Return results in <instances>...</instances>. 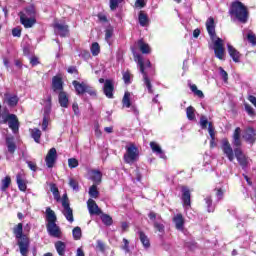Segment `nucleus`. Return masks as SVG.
<instances>
[{"label":"nucleus","instance_id":"obj_26","mask_svg":"<svg viewBox=\"0 0 256 256\" xmlns=\"http://www.w3.org/2000/svg\"><path fill=\"white\" fill-rule=\"evenodd\" d=\"M91 179L95 183L94 185H100V183L103 179V174L99 170H92L91 171Z\"/></svg>","mask_w":256,"mask_h":256},{"label":"nucleus","instance_id":"obj_47","mask_svg":"<svg viewBox=\"0 0 256 256\" xmlns=\"http://www.w3.org/2000/svg\"><path fill=\"white\" fill-rule=\"evenodd\" d=\"M218 70H219V73H220L224 83H227V81H229V74H227V71H225V69H223V67H219Z\"/></svg>","mask_w":256,"mask_h":256},{"label":"nucleus","instance_id":"obj_57","mask_svg":"<svg viewBox=\"0 0 256 256\" xmlns=\"http://www.w3.org/2000/svg\"><path fill=\"white\" fill-rule=\"evenodd\" d=\"M46 113H49L51 111V96H48L46 100Z\"/></svg>","mask_w":256,"mask_h":256},{"label":"nucleus","instance_id":"obj_27","mask_svg":"<svg viewBox=\"0 0 256 256\" xmlns=\"http://www.w3.org/2000/svg\"><path fill=\"white\" fill-rule=\"evenodd\" d=\"M6 147L12 155L15 153L17 145H15V139L13 137H6Z\"/></svg>","mask_w":256,"mask_h":256},{"label":"nucleus","instance_id":"obj_2","mask_svg":"<svg viewBox=\"0 0 256 256\" xmlns=\"http://www.w3.org/2000/svg\"><path fill=\"white\" fill-rule=\"evenodd\" d=\"M222 151L224 155H226L227 159L231 162L235 161L236 157L239 165L243 167V169L249 165V159L247 156H245V154H243V150H241V148H236L233 152V148L227 139L222 140Z\"/></svg>","mask_w":256,"mask_h":256},{"label":"nucleus","instance_id":"obj_37","mask_svg":"<svg viewBox=\"0 0 256 256\" xmlns=\"http://www.w3.org/2000/svg\"><path fill=\"white\" fill-rule=\"evenodd\" d=\"M50 191H51V193H53L55 200L61 201V196L59 195V188H57V185L51 184Z\"/></svg>","mask_w":256,"mask_h":256},{"label":"nucleus","instance_id":"obj_1","mask_svg":"<svg viewBox=\"0 0 256 256\" xmlns=\"http://www.w3.org/2000/svg\"><path fill=\"white\" fill-rule=\"evenodd\" d=\"M206 29L208 35L213 41L215 57L220 59V61L225 60V47H223V39L217 38V35L215 34V19H213V17L207 19Z\"/></svg>","mask_w":256,"mask_h":256},{"label":"nucleus","instance_id":"obj_4","mask_svg":"<svg viewBox=\"0 0 256 256\" xmlns=\"http://www.w3.org/2000/svg\"><path fill=\"white\" fill-rule=\"evenodd\" d=\"M232 17H235L240 23H245L249 19V12L243 3L233 2L229 11Z\"/></svg>","mask_w":256,"mask_h":256},{"label":"nucleus","instance_id":"obj_39","mask_svg":"<svg viewBox=\"0 0 256 256\" xmlns=\"http://www.w3.org/2000/svg\"><path fill=\"white\" fill-rule=\"evenodd\" d=\"M1 183V191H7V189H9V185H11V177L6 176L2 179Z\"/></svg>","mask_w":256,"mask_h":256},{"label":"nucleus","instance_id":"obj_45","mask_svg":"<svg viewBox=\"0 0 256 256\" xmlns=\"http://www.w3.org/2000/svg\"><path fill=\"white\" fill-rule=\"evenodd\" d=\"M246 38L249 41V43H251L252 45H256V36L255 33H253V31L249 30L248 34L246 35Z\"/></svg>","mask_w":256,"mask_h":256},{"label":"nucleus","instance_id":"obj_6","mask_svg":"<svg viewBox=\"0 0 256 256\" xmlns=\"http://www.w3.org/2000/svg\"><path fill=\"white\" fill-rule=\"evenodd\" d=\"M34 14H35V8L33 7L26 9V14L23 12L20 13V21L22 25L26 27V29L31 28L36 23V20L33 17H31V15H34ZM28 16H30L31 18H29Z\"/></svg>","mask_w":256,"mask_h":256},{"label":"nucleus","instance_id":"obj_43","mask_svg":"<svg viewBox=\"0 0 256 256\" xmlns=\"http://www.w3.org/2000/svg\"><path fill=\"white\" fill-rule=\"evenodd\" d=\"M101 219H102V222L104 223V225H107L108 227L113 225V218H111V216H109L107 214H102Z\"/></svg>","mask_w":256,"mask_h":256},{"label":"nucleus","instance_id":"obj_28","mask_svg":"<svg viewBox=\"0 0 256 256\" xmlns=\"http://www.w3.org/2000/svg\"><path fill=\"white\" fill-rule=\"evenodd\" d=\"M13 233L16 237V239L21 240L23 237H26L23 235V224L18 223L14 228H13Z\"/></svg>","mask_w":256,"mask_h":256},{"label":"nucleus","instance_id":"obj_20","mask_svg":"<svg viewBox=\"0 0 256 256\" xmlns=\"http://www.w3.org/2000/svg\"><path fill=\"white\" fill-rule=\"evenodd\" d=\"M227 47L228 53L230 57L233 59L234 63H239L241 59V53H239L237 49H235V47H233L231 44H227Z\"/></svg>","mask_w":256,"mask_h":256},{"label":"nucleus","instance_id":"obj_41","mask_svg":"<svg viewBox=\"0 0 256 256\" xmlns=\"http://www.w3.org/2000/svg\"><path fill=\"white\" fill-rule=\"evenodd\" d=\"M90 51L94 57H97V55L101 53V47L99 46V43L94 42L90 48Z\"/></svg>","mask_w":256,"mask_h":256},{"label":"nucleus","instance_id":"obj_3","mask_svg":"<svg viewBox=\"0 0 256 256\" xmlns=\"http://www.w3.org/2000/svg\"><path fill=\"white\" fill-rule=\"evenodd\" d=\"M132 52H133V56H134V61H136V63L138 64L140 73L143 75V81H144L145 86L148 89V93H153V89L151 86V80H149V76H147V71H145L146 69L151 67V61H149V60L143 61V58L141 57V55H139V54H137V52H135V49H132Z\"/></svg>","mask_w":256,"mask_h":256},{"label":"nucleus","instance_id":"obj_40","mask_svg":"<svg viewBox=\"0 0 256 256\" xmlns=\"http://www.w3.org/2000/svg\"><path fill=\"white\" fill-rule=\"evenodd\" d=\"M72 235H73V239H75V241H79V239H81L83 233L81 232V227L76 226L73 230H72Z\"/></svg>","mask_w":256,"mask_h":256},{"label":"nucleus","instance_id":"obj_9","mask_svg":"<svg viewBox=\"0 0 256 256\" xmlns=\"http://www.w3.org/2000/svg\"><path fill=\"white\" fill-rule=\"evenodd\" d=\"M53 27L56 35H60V37H67L69 35V26L67 24L56 21Z\"/></svg>","mask_w":256,"mask_h":256},{"label":"nucleus","instance_id":"obj_25","mask_svg":"<svg viewBox=\"0 0 256 256\" xmlns=\"http://www.w3.org/2000/svg\"><path fill=\"white\" fill-rule=\"evenodd\" d=\"M233 145L234 147H241V128L237 127L233 133Z\"/></svg>","mask_w":256,"mask_h":256},{"label":"nucleus","instance_id":"obj_55","mask_svg":"<svg viewBox=\"0 0 256 256\" xmlns=\"http://www.w3.org/2000/svg\"><path fill=\"white\" fill-rule=\"evenodd\" d=\"M208 132H209V135H210L212 141H215V128H213L211 123H209Z\"/></svg>","mask_w":256,"mask_h":256},{"label":"nucleus","instance_id":"obj_49","mask_svg":"<svg viewBox=\"0 0 256 256\" xmlns=\"http://www.w3.org/2000/svg\"><path fill=\"white\" fill-rule=\"evenodd\" d=\"M244 107H245V111L248 113L250 117H255V110L253 109V107H251V105L244 104Z\"/></svg>","mask_w":256,"mask_h":256},{"label":"nucleus","instance_id":"obj_12","mask_svg":"<svg viewBox=\"0 0 256 256\" xmlns=\"http://www.w3.org/2000/svg\"><path fill=\"white\" fill-rule=\"evenodd\" d=\"M62 207H63L62 213L64 217L67 219L69 223H73V221H75V218L73 217V209H71V206L69 205V203L64 200L62 202Z\"/></svg>","mask_w":256,"mask_h":256},{"label":"nucleus","instance_id":"obj_33","mask_svg":"<svg viewBox=\"0 0 256 256\" xmlns=\"http://www.w3.org/2000/svg\"><path fill=\"white\" fill-rule=\"evenodd\" d=\"M138 47L140 51L144 54L151 53V48L149 47V44H146L145 42H143V40L138 41Z\"/></svg>","mask_w":256,"mask_h":256},{"label":"nucleus","instance_id":"obj_15","mask_svg":"<svg viewBox=\"0 0 256 256\" xmlns=\"http://www.w3.org/2000/svg\"><path fill=\"white\" fill-rule=\"evenodd\" d=\"M243 139H245L247 143L253 145V143H255L256 141L255 129H253L252 127L246 128L244 130Z\"/></svg>","mask_w":256,"mask_h":256},{"label":"nucleus","instance_id":"obj_58","mask_svg":"<svg viewBox=\"0 0 256 256\" xmlns=\"http://www.w3.org/2000/svg\"><path fill=\"white\" fill-rule=\"evenodd\" d=\"M111 37H113V30L112 29H107L105 31V39H106V41H109Z\"/></svg>","mask_w":256,"mask_h":256},{"label":"nucleus","instance_id":"obj_35","mask_svg":"<svg viewBox=\"0 0 256 256\" xmlns=\"http://www.w3.org/2000/svg\"><path fill=\"white\" fill-rule=\"evenodd\" d=\"M148 217H149L150 221H152L153 225H155V222L159 223V222L163 221V218L161 217V215L157 214L153 211L149 212Z\"/></svg>","mask_w":256,"mask_h":256},{"label":"nucleus","instance_id":"obj_42","mask_svg":"<svg viewBox=\"0 0 256 256\" xmlns=\"http://www.w3.org/2000/svg\"><path fill=\"white\" fill-rule=\"evenodd\" d=\"M186 115L189 121H195V108H193V106H189L186 109Z\"/></svg>","mask_w":256,"mask_h":256},{"label":"nucleus","instance_id":"obj_36","mask_svg":"<svg viewBox=\"0 0 256 256\" xmlns=\"http://www.w3.org/2000/svg\"><path fill=\"white\" fill-rule=\"evenodd\" d=\"M89 196L92 197V199H97L99 197V190H97V184L92 185L89 188Z\"/></svg>","mask_w":256,"mask_h":256},{"label":"nucleus","instance_id":"obj_24","mask_svg":"<svg viewBox=\"0 0 256 256\" xmlns=\"http://www.w3.org/2000/svg\"><path fill=\"white\" fill-rule=\"evenodd\" d=\"M150 147H151L153 153H156V155H159V157L161 159H166L163 149H161V146L159 144H157V142H150Z\"/></svg>","mask_w":256,"mask_h":256},{"label":"nucleus","instance_id":"obj_46","mask_svg":"<svg viewBox=\"0 0 256 256\" xmlns=\"http://www.w3.org/2000/svg\"><path fill=\"white\" fill-rule=\"evenodd\" d=\"M68 166L70 169H75L76 167H79V161L75 158H69Z\"/></svg>","mask_w":256,"mask_h":256},{"label":"nucleus","instance_id":"obj_64","mask_svg":"<svg viewBox=\"0 0 256 256\" xmlns=\"http://www.w3.org/2000/svg\"><path fill=\"white\" fill-rule=\"evenodd\" d=\"M72 109H73L75 115H77L79 113V105L77 103H73Z\"/></svg>","mask_w":256,"mask_h":256},{"label":"nucleus","instance_id":"obj_54","mask_svg":"<svg viewBox=\"0 0 256 256\" xmlns=\"http://www.w3.org/2000/svg\"><path fill=\"white\" fill-rule=\"evenodd\" d=\"M205 202L208 207V213H211L213 211V208H211V205L213 204V200L211 199V197L208 196L205 198Z\"/></svg>","mask_w":256,"mask_h":256},{"label":"nucleus","instance_id":"obj_62","mask_svg":"<svg viewBox=\"0 0 256 256\" xmlns=\"http://www.w3.org/2000/svg\"><path fill=\"white\" fill-rule=\"evenodd\" d=\"M97 249H99V251H105V244L101 240L97 241Z\"/></svg>","mask_w":256,"mask_h":256},{"label":"nucleus","instance_id":"obj_8","mask_svg":"<svg viewBox=\"0 0 256 256\" xmlns=\"http://www.w3.org/2000/svg\"><path fill=\"white\" fill-rule=\"evenodd\" d=\"M45 163L48 169H53L55 167V163H57V149L51 148L46 157H45Z\"/></svg>","mask_w":256,"mask_h":256},{"label":"nucleus","instance_id":"obj_60","mask_svg":"<svg viewBox=\"0 0 256 256\" xmlns=\"http://www.w3.org/2000/svg\"><path fill=\"white\" fill-rule=\"evenodd\" d=\"M13 37H21V28H14L12 30Z\"/></svg>","mask_w":256,"mask_h":256},{"label":"nucleus","instance_id":"obj_21","mask_svg":"<svg viewBox=\"0 0 256 256\" xmlns=\"http://www.w3.org/2000/svg\"><path fill=\"white\" fill-rule=\"evenodd\" d=\"M113 81L106 80L104 83V95L108 97V99H113Z\"/></svg>","mask_w":256,"mask_h":256},{"label":"nucleus","instance_id":"obj_16","mask_svg":"<svg viewBox=\"0 0 256 256\" xmlns=\"http://www.w3.org/2000/svg\"><path fill=\"white\" fill-rule=\"evenodd\" d=\"M182 201L185 209H189V207H191V191H189V188L185 186L182 187Z\"/></svg>","mask_w":256,"mask_h":256},{"label":"nucleus","instance_id":"obj_32","mask_svg":"<svg viewBox=\"0 0 256 256\" xmlns=\"http://www.w3.org/2000/svg\"><path fill=\"white\" fill-rule=\"evenodd\" d=\"M138 21L141 27H147V25H149V17L143 11H140Z\"/></svg>","mask_w":256,"mask_h":256},{"label":"nucleus","instance_id":"obj_31","mask_svg":"<svg viewBox=\"0 0 256 256\" xmlns=\"http://www.w3.org/2000/svg\"><path fill=\"white\" fill-rule=\"evenodd\" d=\"M16 183H17L20 191H27V184H25V180H23V174H21V173L17 174Z\"/></svg>","mask_w":256,"mask_h":256},{"label":"nucleus","instance_id":"obj_22","mask_svg":"<svg viewBox=\"0 0 256 256\" xmlns=\"http://www.w3.org/2000/svg\"><path fill=\"white\" fill-rule=\"evenodd\" d=\"M46 221L47 225H51V223H57V215L55 214V211L49 207L46 208Z\"/></svg>","mask_w":256,"mask_h":256},{"label":"nucleus","instance_id":"obj_18","mask_svg":"<svg viewBox=\"0 0 256 256\" xmlns=\"http://www.w3.org/2000/svg\"><path fill=\"white\" fill-rule=\"evenodd\" d=\"M173 223L178 231H183L185 227V218H183V214H176L173 217Z\"/></svg>","mask_w":256,"mask_h":256},{"label":"nucleus","instance_id":"obj_48","mask_svg":"<svg viewBox=\"0 0 256 256\" xmlns=\"http://www.w3.org/2000/svg\"><path fill=\"white\" fill-rule=\"evenodd\" d=\"M69 186L72 187L74 191H79V183L77 182V180L70 178Z\"/></svg>","mask_w":256,"mask_h":256},{"label":"nucleus","instance_id":"obj_11","mask_svg":"<svg viewBox=\"0 0 256 256\" xmlns=\"http://www.w3.org/2000/svg\"><path fill=\"white\" fill-rule=\"evenodd\" d=\"M3 99L4 103L8 105V107H17V103H19V97L10 92H6Z\"/></svg>","mask_w":256,"mask_h":256},{"label":"nucleus","instance_id":"obj_14","mask_svg":"<svg viewBox=\"0 0 256 256\" xmlns=\"http://www.w3.org/2000/svg\"><path fill=\"white\" fill-rule=\"evenodd\" d=\"M6 121H8V125L10 129H12L13 133H17L19 131V119L15 114H9L6 116Z\"/></svg>","mask_w":256,"mask_h":256},{"label":"nucleus","instance_id":"obj_52","mask_svg":"<svg viewBox=\"0 0 256 256\" xmlns=\"http://www.w3.org/2000/svg\"><path fill=\"white\" fill-rule=\"evenodd\" d=\"M123 243H124V245L122 246L123 251H125V253H131V249L129 248V240H127L126 238H123Z\"/></svg>","mask_w":256,"mask_h":256},{"label":"nucleus","instance_id":"obj_23","mask_svg":"<svg viewBox=\"0 0 256 256\" xmlns=\"http://www.w3.org/2000/svg\"><path fill=\"white\" fill-rule=\"evenodd\" d=\"M58 101L60 103V107L67 109V107H69V96L67 95V92H59Z\"/></svg>","mask_w":256,"mask_h":256},{"label":"nucleus","instance_id":"obj_10","mask_svg":"<svg viewBox=\"0 0 256 256\" xmlns=\"http://www.w3.org/2000/svg\"><path fill=\"white\" fill-rule=\"evenodd\" d=\"M46 229L48 231V235L50 237H55L56 239H61L63 232H61V228L56 223L46 224Z\"/></svg>","mask_w":256,"mask_h":256},{"label":"nucleus","instance_id":"obj_56","mask_svg":"<svg viewBox=\"0 0 256 256\" xmlns=\"http://www.w3.org/2000/svg\"><path fill=\"white\" fill-rule=\"evenodd\" d=\"M79 57H82V59H91V54L89 53V51L83 50L80 54Z\"/></svg>","mask_w":256,"mask_h":256},{"label":"nucleus","instance_id":"obj_38","mask_svg":"<svg viewBox=\"0 0 256 256\" xmlns=\"http://www.w3.org/2000/svg\"><path fill=\"white\" fill-rule=\"evenodd\" d=\"M123 107H131V93L125 92L124 97L122 99Z\"/></svg>","mask_w":256,"mask_h":256},{"label":"nucleus","instance_id":"obj_51","mask_svg":"<svg viewBox=\"0 0 256 256\" xmlns=\"http://www.w3.org/2000/svg\"><path fill=\"white\" fill-rule=\"evenodd\" d=\"M147 5V3L145 2V0H136L134 7H136V9H143V7H145Z\"/></svg>","mask_w":256,"mask_h":256},{"label":"nucleus","instance_id":"obj_17","mask_svg":"<svg viewBox=\"0 0 256 256\" xmlns=\"http://www.w3.org/2000/svg\"><path fill=\"white\" fill-rule=\"evenodd\" d=\"M87 207L90 215H101L102 213L101 208L97 205L95 200L91 198L87 201Z\"/></svg>","mask_w":256,"mask_h":256},{"label":"nucleus","instance_id":"obj_44","mask_svg":"<svg viewBox=\"0 0 256 256\" xmlns=\"http://www.w3.org/2000/svg\"><path fill=\"white\" fill-rule=\"evenodd\" d=\"M153 227L158 231V233H165V225H163V221L154 222Z\"/></svg>","mask_w":256,"mask_h":256},{"label":"nucleus","instance_id":"obj_5","mask_svg":"<svg viewBox=\"0 0 256 256\" xmlns=\"http://www.w3.org/2000/svg\"><path fill=\"white\" fill-rule=\"evenodd\" d=\"M139 159V150L135 147L134 144L126 146V153L124 155V161L128 164H133Z\"/></svg>","mask_w":256,"mask_h":256},{"label":"nucleus","instance_id":"obj_30","mask_svg":"<svg viewBox=\"0 0 256 256\" xmlns=\"http://www.w3.org/2000/svg\"><path fill=\"white\" fill-rule=\"evenodd\" d=\"M55 249L58 253V255L63 256L65 255V250L67 249V244L63 241H57L55 243Z\"/></svg>","mask_w":256,"mask_h":256},{"label":"nucleus","instance_id":"obj_63","mask_svg":"<svg viewBox=\"0 0 256 256\" xmlns=\"http://www.w3.org/2000/svg\"><path fill=\"white\" fill-rule=\"evenodd\" d=\"M30 63L31 65H33V67H35V65H39V60L37 59V57H32L30 58Z\"/></svg>","mask_w":256,"mask_h":256},{"label":"nucleus","instance_id":"obj_61","mask_svg":"<svg viewBox=\"0 0 256 256\" xmlns=\"http://www.w3.org/2000/svg\"><path fill=\"white\" fill-rule=\"evenodd\" d=\"M47 127H49V121L47 120V117H44L42 123V130L47 131Z\"/></svg>","mask_w":256,"mask_h":256},{"label":"nucleus","instance_id":"obj_50","mask_svg":"<svg viewBox=\"0 0 256 256\" xmlns=\"http://www.w3.org/2000/svg\"><path fill=\"white\" fill-rule=\"evenodd\" d=\"M123 0H110V9L111 11H115L117 7H119V3H122Z\"/></svg>","mask_w":256,"mask_h":256},{"label":"nucleus","instance_id":"obj_7","mask_svg":"<svg viewBox=\"0 0 256 256\" xmlns=\"http://www.w3.org/2000/svg\"><path fill=\"white\" fill-rule=\"evenodd\" d=\"M72 85L74 86V89L76 90V93L78 95H83V93H89V95H95V90L91 89V86H89L85 82H79L77 80H74L72 82Z\"/></svg>","mask_w":256,"mask_h":256},{"label":"nucleus","instance_id":"obj_13","mask_svg":"<svg viewBox=\"0 0 256 256\" xmlns=\"http://www.w3.org/2000/svg\"><path fill=\"white\" fill-rule=\"evenodd\" d=\"M18 247L22 256L29 255V238L24 236L22 239L18 240Z\"/></svg>","mask_w":256,"mask_h":256},{"label":"nucleus","instance_id":"obj_29","mask_svg":"<svg viewBox=\"0 0 256 256\" xmlns=\"http://www.w3.org/2000/svg\"><path fill=\"white\" fill-rule=\"evenodd\" d=\"M138 235L143 247H145V249H149L151 247L149 237H147V235H145V232L143 231L138 232Z\"/></svg>","mask_w":256,"mask_h":256},{"label":"nucleus","instance_id":"obj_59","mask_svg":"<svg viewBox=\"0 0 256 256\" xmlns=\"http://www.w3.org/2000/svg\"><path fill=\"white\" fill-rule=\"evenodd\" d=\"M123 80L124 83H131V74H129V72H125L123 74Z\"/></svg>","mask_w":256,"mask_h":256},{"label":"nucleus","instance_id":"obj_53","mask_svg":"<svg viewBox=\"0 0 256 256\" xmlns=\"http://www.w3.org/2000/svg\"><path fill=\"white\" fill-rule=\"evenodd\" d=\"M200 125H201L202 129H207V125H209V121L207 120V117L202 116L200 118Z\"/></svg>","mask_w":256,"mask_h":256},{"label":"nucleus","instance_id":"obj_19","mask_svg":"<svg viewBox=\"0 0 256 256\" xmlns=\"http://www.w3.org/2000/svg\"><path fill=\"white\" fill-rule=\"evenodd\" d=\"M52 89L55 93L63 92V80H61V78L55 76L52 79Z\"/></svg>","mask_w":256,"mask_h":256},{"label":"nucleus","instance_id":"obj_34","mask_svg":"<svg viewBox=\"0 0 256 256\" xmlns=\"http://www.w3.org/2000/svg\"><path fill=\"white\" fill-rule=\"evenodd\" d=\"M30 134L35 143H39V140L41 139V130L38 128L30 129Z\"/></svg>","mask_w":256,"mask_h":256}]
</instances>
